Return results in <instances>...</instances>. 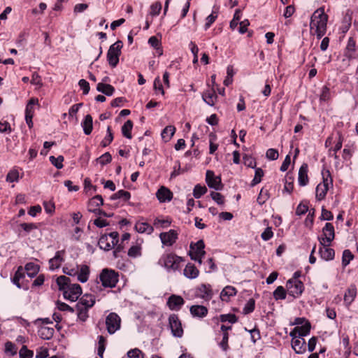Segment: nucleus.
Masks as SVG:
<instances>
[{"instance_id": "obj_10", "label": "nucleus", "mask_w": 358, "mask_h": 358, "mask_svg": "<svg viewBox=\"0 0 358 358\" xmlns=\"http://www.w3.org/2000/svg\"><path fill=\"white\" fill-rule=\"evenodd\" d=\"M121 319L115 313H109L106 318V325L108 332L113 334L120 328Z\"/></svg>"}, {"instance_id": "obj_55", "label": "nucleus", "mask_w": 358, "mask_h": 358, "mask_svg": "<svg viewBox=\"0 0 358 358\" xmlns=\"http://www.w3.org/2000/svg\"><path fill=\"white\" fill-rule=\"evenodd\" d=\"M264 176V171L261 168H257L255 169V174L253 180L251 182V186H255L259 183L262 180V177Z\"/></svg>"}, {"instance_id": "obj_39", "label": "nucleus", "mask_w": 358, "mask_h": 358, "mask_svg": "<svg viewBox=\"0 0 358 358\" xmlns=\"http://www.w3.org/2000/svg\"><path fill=\"white\" fill-rule=\"evenodd\" d=\"M56 282L59 290H62L63 292L71 285L69 278L65 275L59 276L56 280Z\"/></svg>"}, {"instance_id": "obj_15", "label": "nucleus", "mask_w": 358, "mask_h": 358, "mask_svg": "<svg viewBox=\"0 0 358 358\" xmlns=\"http://www.w3.org/2000/svg\"><path fill=\"white\" fill-rule=\"evenodd\" d=\"M65 251L59 250L55 255L49 260V268L52 271L60 267L62 263L64 261Z\"/></svg>"}, {"instance_id": "obj_62", "label": "nucleus", "mask_w": 358, "mask_h": 358, "mask_svg": "<svg viewBox=\"0 0 358 358\" xmlns=\"http://www.w3.org/2000/svg\"><path fill=\"white\" fill-rule=\"evenodd\" d=\"M320 99L323 101H327L331 99L330 90L327 86L325 85L322 88Z\"/></svg>"}, {"instance_id": "obj_27", "label": "nucleus", "mask_w": 358, "mask_h": 358, "mask_svg": "<svg viewBox=\"0 0 358 358\" xmlns=\"http://www.w3.org/2000/svg\"><path fill=\"white\" fill-rule=\"evenodd\" d=\"M189 310L193 317L202 318L206 317L208 314L207 308L201 305L192 306Z\"/></svg>"}, {"instance_id": "obj_52", "label": "nucleus", "mask_w": 358, "mask_h": 358, "mask_svg": "<svg viewBox=\"0 0 358 358\" xmlns=\"http://www.w3.org/2000/svg\"><path fill=\"white\" fill-rule=\"evenodd\" d=\"M217 18V13L216 11H213L210 15H209L206 18V23L204 24L205 30H207L210 27V26L214 23V22Z\"/></svg>"}, {"instance_id": "obj_5", "label": "nucleus", "mask_w": 358, "mask_h": 358, "mask_svg": "<svg viewBox=\"0 0 358 358\" xmlns=\"http://www.w3.org/2000/svg\"><path fill=\"white\" fill-rule=\"evenodd\" d=\"M122 48V42L117 41L111 45L107 52V60L109 65L114 68L119 62V57L121 55V49Z\"/></svg>"}, {"instance_id": "obj_9", "label": "nucleus", "mask_w": 358, "mask_h": 358, "mask_svg": "<svg viewBox=\"0 0 358 358\" xmlns=\"http://www.w3.org/2000/svg\"><path fill=\"white\" fill-rule=\"evenodd\" d=\"M334 227L331 223L327 222L322 229V236L319 237L318 240L322 246H329L334 239Z\"/></svg>"}, {"instance_id": "obj_31", "label": "nucleus", "mask_w": 358, "mask_h": 358, "mask_svg": "<svg viewBox=\"0 0 358 358\" xmlns=\"http://www.w3.org/2000/svg\"><path fill=\"white\" fill-rule=\"evenodd\" d=\"M96 90L106 96H112L115 92V88L110 84L99 83L97 84Z\"/></svg>"}, {"instance_id": "obj_43", "label": "nucleus", "mask_w": 358, "mask_h": 358, "mask_svg": "<svg viewBox=\"0 0 358 358\" xmlns=\"http://www.w3.org/2000/svg\"><path fill=\"white\" fill-rule=\"evenodd\" d=\"M131 197L130 192L121 189L117 192L116 193L113 194L110 196L111 200H115L117 199H122L124 201H128Z\"/></svg>"}, {"instance_id": "obj_38", "label": "nucleus", "mask_w": 358, "mask_h": 358, "mask_svg": "<svg viewBox=\"0 0 358 358\" xmlns=\"http://www.w3.org/2000/svg\"><path fill=\"white\" fill-rule=\"evenodd\" d=\"M24 268L27 271V275L31 278H33L35 275H36V274L39 271V266L33 262L27 263L25 265Z\"/></svg>"}, {"instance_id": "obj_1", "label": "nucleus", "mask_w": 358, "mask_h": 358, "mask_svg": "<svg viewBox=\"0 0 358 358\" xmlns=\"http://www.w3.org/2000/svg\"><path fill=\"white\" fill-rule=\"evenodd\" d=\"M329 17L324 12V7L317 8L312 14L310 22V33L315 35L317 39L322 38L327 29Z\"/></svg>"}, {"instance_id": "obj_12", "label": "nucleus", "mask_w": 358, "mask_h": 358, "mask_svg": "<svg viewBox=\"0 0 358 358\" xmlns=\"http://www.w3.org/2000/svg\"><path fill=\"white\" fill-rule=\"evenodd\" d=\"M82 294V288L78 284H71L63 292V296L66 299L76 301Z\"/></svg>"}, {"instance_id": "obj_18", "label": "nucleus", "mask_w": 358, "mask_h": 358, "mask_svg": "<svg viewBox=\"0 0 358 358\" xmlns=\"http://www.w3.org/2000/svg\"><path fill=\"white\" fill-rule=\"evenodd\" d=\"M156 196L161 203H164L172 199L173 193L167 187L162 186L157 190Z\"/></svg>"}, {"instance_id": "obj_7", "label": "nucleus", "mask_w": 358, "mask_h": 358, "mask_svg": "<svg viewBox=\"0 0 358 358\" xmlns=\"http://www.w3.org/2000/svg\"><path fill=\"white\" fill-rule=\"evenodd\" d=\"M182 258L172 253L165 255L159 259V264L164 265L167 269L176 271L180 267Z\"/></svg>"}, {"instance_id": "obj_44", "label": "nucleus", "mask_w": 358, "mask_h": 358, "mask_svg": "<svg viewBox=\"0 0 358 358\" xmlns=\"http://www.w3.org/2000/svg\"><path fill=\"white\" fill-rule=\"evenodd\" d=\"M24 277V273L23 272V269L22 266H19L15 275L12 279V282L14 285H15L18 288H21V285L20 284V280Z\"/></svg>"}, {"instance_id": "obj_41", "label": "nucleus", "mask_w": 358, "mask_h": 358, "mask_svg": "<svg viewBox=\"0 0 358 358\" xmlns=\"http://www.w3.org/2000/svg\"><path fill=\"white\" fill-rule=\"evenodd\" d=\"M106 339L103 336H98L97 354L101 357H103V352L106 349Z\"/></svg>"}, {"instance_id": "obj_63", "label": "nucleus", "mask_w": 358, "mask_h": 358, "mask_svg": "<svg viewBox=\"0 0 358 358\" xmlns=\"http://www.w3.org/2000/svg\"><path fill=\"white\" fill-rule=\"evenodd\" d=\"M162 10V3L156 1L150 6V15H158Z\"/></svg>"}, {"instance_id": "obj_51", "label": "nucleus", "mask_w": 358, "mask_h": 358, "mask_svg": "<svg viewBox=\"0 0 358 358\" xmlns=\"http://www.w3.org/2000/svg\"><path fill=\"white\" fill-rule=\"evenodd\" d=\"M141 255V247L138 245L131 246L128 251V256L136 258Z\"/></svg>"}, {"instance_id": "obj_13", "label": "nucleus", "mask_w": 358, "mask_h": 358, "mask_svg": "<svg viewBox=\"0 0 358 358\" xmlns=\"http://www.w3.org/2000/svg\"><path fill=\"white\" fill-rule=\"evenodd\" d=\"M178 236V234L176 230L170 229L167 232H162L159 234V238L163 245L171 246L176 243Z\"/></svg>"}, {"instance_id": "obj_3", "label": "nucleus", "mask_w": 358, "mask_h": 358, "mask_svg": "<svg viewBox=\"0 0 358 358\" xmlns=\"http://www.w3.org/2000/svg\"><path fill=\"white\" fill-rule=\"evenodd\" d=\"M119 241V234L117 231L110 232L108 234L101 236L98 245L101 250L109 251L117 244Z\"/></svg>"}, {"instance_id": "obj_25", "label": "nucleus", "mask_w": 358, "mask_h": 358, "mask_svg": "<svg viewBox=\"0 0 358 358\" xmlns=\"http://www.w3.org/2000/svg\"><path fill=\"white\" fill-rule=\"evenodd\" d=\"M90 268L87 265L83 264L78 266V273L76 274L78 280L80 282H86L90 275Z\"/></svg>"}, {"instance_id": "obj_11", "label": "nucleus", "mask_w": 358, "mask_h": 358, "mask_svg": "<svg viewBox=\"0 0 358 358\" xmlns=\"http://www.w3.org/2000/svg\"><path fill=\"white\" fill-rule=\"evenodd\" d=\"M169 323L173 336L178 338L182 337L183 329L178 316L175 314L171 315L169 317Z\"/></svg>"}, {"instance_id": "obj_54", "label": "nucleus", "mask_w": 358, "mask_h": 358, "mask_svg": "<svg viewBox=\"0 0 358 358\" xmlns=\"http://www.w3.org/2000/svg\"><path fill=\"white\" fill-rule=\"evenodd\" d=\"M50 161L57 169H61L63 167L64 157L62 155L55 157L54 156L50 157Z\"/></svg>"}, {"instance_id": "obj_28", "label": "nucleus", "mask_w": 358, "mask_h": 358, "mask_svg": "<svg viewBox=\"0 0 358 358\" xmlns=\"http://www.w3.org/2000/svg\"><path fill=\"white\" fill-rule=\"evenodd\" d=\"M329 246H322L319 249V253L322 259L326 261L332 260L335 256L334 249L328 248Z\"/></svg>"}, {"instance_id": "obj_22", "label": "nucleus", "mask_w": 358, "mask_h": 358, "mask_svg": "<svg viewBox=\"0 0 358 358\" xmlns=\"http://www.w3.org/2000/svg\"><path fill=\"white\" fill-rule=\"evenodd\" d=\"M308 166L307 164H303L299 171L298 182L299 185L305 186L308 183Z\"/></svg>"}, {"instance_id": "obj_49", "label": "nucleus", "mask_w": 358, "mask_h": 358, "mask_svg": "<svg viewBox=\"0 0 358 358\" xmlns=\"http://www.w3.org/2000/svg\"><path fill=\"white\" fill-rule=\"evenodd\" d=\"M273 297L276 301L280 299H285V289L282 286H278L273 292Z\"/></svg>"}, {"instance_id": "obj_33", "label": "nucleus", "mask_w": 358, "mask_h": 358, "mask_svg": "<svg viewBox=\"0 0 358 358\" xmlns=\"http://www.w3.org/2000/svg\"><path fill=\"white\" fill-rule=\"evenodd\" d=\"M38 104V99L37 98H31L29 100L25 108V117H34V106Z\"/></svg>"}, {"instance_id": "obj_47", "label": "nucleus", "mask_w": 358, "mask_h": 358, "mask_svg": "<svg viewBox=\"0 0 358 358\" xmlns=\"http://www.w3.org/2000/svg\"><path fill=\"white\" fill-rule=\"evenodd\" d=\"M354 258V255L350 252V250H345L343 252V256H342V265L343 267H345L348 266L350 261L352 260Z\"/></svg>"}, {"instance_id": "obj_57", "label": "nucleus", "mask_w": 358, "mask_h": 358, "mask_svg": "<svg viewBox=\"0 0 358 358\" xmlns=\"http://www.w3.org/2000/svg\"><path fill=\"white\" fill-rule=\"evenodd\" d=\"M255 301L253 299H250L247 301L246 304L245 305L243 310V313L245 315L249 314V313L253 312V310H255Z\"/></svg>"}, {"instance_id": "obj_26", "label": "nucleus", "mask_w": 358, "mask_h": 358, "mask_svg": "<svg viewBox=\"0 0 358 358\" xmlns=\"http://www.w3.org/2000/svg\"><path fill=\"white\" fill-rule=\"evenodd\" d=\"M183 273L187 278L194 279L198 277L199 271L193 264L188 263L184 269Z\"/></svg>"}, {"instance_id": "obj_34", "label": "nucleus", "mask_w": 358, "mask_h": 358, "mask_svg": "<svg viewBox=\"0 0 358 358\" xmlns=\"http://www.w3.org/2000/svg\"><path fill=\"white\" fill-rule=\"evenodd\" d=\"M176 132V127L172 125L166 126L162 131L161 136L162 139L167 142L169 141Z\"/></svg>"}, {"instance_id": "obj_24", "label": "nucleus", "mask_w": 358, "mask_h": 358, "mask_svg": "<svg viewBox=\"0 0 358 358\" xmlns=\"http://www.w3.org/2000/svg\"><path fill=\"white\" fill-rule=\"evenodd\" d=\"M196 294L202 299H210L213 295L210 285L201 284L196 289Z\"/></svg>"}, {"instance_id": "obj_21", "label": "nucleus", "mask_w": 358, "mask_h": 358, "mask_svg": "<svg viewBox=\"0 0 358 358\" xmlns=\"http://www.w3.org/2000/svg\"><path fill=\"white\" fill-rule=\"evenodd\" d=\"M292 348L296 354H303L306 350V343L303 338L292 340Z\"/></svg>"}, {"instance_id": "obj_19", "label": "nucleus", "mask_w": 358, "mask_h": 358, "mask_svg": "<svg viewBox=\"0 0 358 358\" xmlns=\"http://www.w3.org/2000/svg\"><path fill=\"white\" fill-rule=\"evenodd\" d=\"M357 296V287L355 285H350L344 294V302L346 306H349L355 300Z\"/></svg>"}, {"instance_id": "obj_45", "label": "nucleus", "mask_w": 358, "mask_h": 358, "mask_svg": "<svg viewBox=\"0 0 358 358\" xmlns=\"http://www.w3.org/2000/svg\"><path fill=\"white\" fill-rule=\"evenodd\" d=\"M148 43L152 46L154 48L156 49L157 53L159 54V55H162L163 52H162V49L161 48V43H160V41H159V39L153 36H151L149 40H148Z\"/></svg>"}, {"instance_id": "obj_61", "label": "nucleus", "mask_w": 358, "mask_h": 358, "mask_svg": "<svg viewBox=\"0 0 358 358\" xmlns=\"http://www.w3.org/2000/svg\"><path fill=\"white\" fill-rule=\"evenodd\" d=\"M20 358H31L34 356V352L27 348L26 345H23L19 352Z\"/></svg>"}, {"instance_id": "obj_59", "label": "nucleus", "mask_w": 358, "mask_h": 358, "mask_svg": "<svg viewBox=\"0 0 358 358\" xmlns=\"http://www.w3.org/2000/svg\"><path fill=\"white\" fill-rule=\"evenodd\" d=\"M351 26V17L348 15H345L343 20V24L341 27V30L343 33H345L348 31Z\"/></svg>"}, {"instance_id": "obj_2", "label": "nucleus", "mask_w": 358, "mask_h": 358, "mask_svg": "<svg viewBox=\"0 0 358 358\" xmlns=\"http://www.w3.org/2000/svg\"><path fill=\"white\" fill-rule=\"evenodd\" d=\"M322 182L317 185L316 187V199L318 201L323 200L330 187L333 186V180L329 170L323 171Z\"/></svg>"}, {"instance_id": "obj_53", "label": "nucleus", "mask_w": 358, "mask_h": 358, "mask_svg": "<svg viewBox=\"0 0 358 358\" xmlns=\"http://www.w3.org/2000/svg\"><path fill=\"white\" fill-rule=\"evenodd\" d=\"M207 192V188L205 186L196 185L193 190V195L196 199H199Z\"/></svg>"}, {"instance_id": "obj_40", "label": "nucleus", "mask_w": 358, "mask_h": 358, "mask_svg": "<svg viewBox=\"0 0 358 358\" xmlns=\"http://www.w3.org/2000/svg\"><path fill=\"white\" fill-rule=\"evenodd\" d=\"M299 331V337L303 338L310 334V323L308 321H306L304 324L302 326L296 327Z\"/></svg>"}, {"instance_id": "obj_6", "label": "nucleus", "mask_w": 358, "mask_h": 358, "mask_svg": "<svg viewBox=\"0 0 358 358\" xmlns=\"http://www.w3.org/2000/svg\"><path fill=\"white\" fill-rule=\"evenodd\" d=\"M204 248L205 244L203 240H199L196 243H192L189 252L191 259L197 262L199 264H201L202 258L206 254Z\"/></svg>"}, {"instance_id": "obj_60", "label": "nucleus", "mask_w": 358, "mask_h": 358, "mask_svg": "<svg viewBox=\"0 0 358 358\" xmlns=\"http://www.w3.org/2000/svg\"><path fill=\"white\" fill-rule=\"evenodd\" d=\"M77 315L79 320L83 322L86 321L88 318V310L87 308H82L81 307H76Z\"/></svg>"}, {"instance_id": "obj_16", "label": "nucleus", "mask_w": 358, "mask_h": 358, "mask_svg": "<svg viewBox=\"0 0 358 358\" xmlns=\"http://www.w3.org/2000/svg\"><path fill=\"white\" fill-rule=\"evenodd\" d=\"M95 303V296L92 294H85L79 300L76 307L90 309Z\"/></svg>"}, {"instance_id": "obj_8", "label": "nucleus", "mask_w": 358, "mask_h": 358, "mask_svg": "<svg viewBox=\"0 0 358 358\" xmlns=\"http://www.w3.org/2000/svg\"><path fill=\"white\" fill-rule=\"evenodd\" d=\"M286 287L288 294L294 298L301 296L304 289L303 282L296 278L288 280L286 283Z\"/></svg>"}, {"instance_id": "obj_56", "label": "nucleus", "mask_w": 358, "mask_h": 358, "mask_svg": "<svg viewBox=\"0 0 358 358\" xmlns=\"http://www.w3.org/2000/svg\"><path fill=\"white\" fill-rule=\"evenodd\" d=\"M17 348L14 343L8 341L5 343V352L8 355H15L17 353Z\"/></svg>"}, {"instance_id": "obj_30", "label": "nucleus", "mask_w": 358, "mask_h": 358, "mask_svg": "<svg viewBox=\"0 0 358 358\" xmlns=\"http://www.w3.org/2000/svg\"><path fill=\"white\" fill-rule=\"evenodd\" d=\"M81 126L83 129L84 134L90 135L93 129V119L91 115H87L83 121L81 122Z\"/></svg>"}, {"instance_id": "obj_46", "label": "nucleus", "mask_w": 358, "mask_h": 358, "mask_svg": "<svg viewBox=\"0 0 358 358\" xmlns=\"http://www.w3.org/2000/svg\"><path fill=\"white\" fill-rule=\"evenodd\" d=\"M78 264L75 266L65 265L63 267V272L68 275L76 276L78 273Z\"/></svg>"}, {"instance_id": "obj_32", "label": "nucleus", "mask_w": 358, "mask_h": 358, "mask_svg": "<svg viewBox=\"0 0 358 358\" xmlns=\"http://www.w3.org/2000/svg\"><path fill=\"white\" fill-rule=\"evenodd\" d=\"M55 333V330L53 328L42 327L38 330L39 336L44 340H50L52 338Z\"/></svg>"}, {"instance_id": "obj_4", "label": "nucleus", "mask_w": 358, "mask_h": 358, "mask_svg": "<svg viewBox=\"0 0 358 358\" xmlns=\"http://www.w3.org/2000/svg\"><path fill=\"white\" fill-rule=\"evenodd\" d=\"M101 284L105 287H115L119 280V275L113 270L104 268L99 275Z\"/></svg>"}, {"instance_id": "obj_20", "label": "nucleus", "mask_w": 358, "mask_h": 358, "mask_svg": "<svg viewBox=\"0 0 358 358\" xmlns=\"http://www.w3.org/2000/svg\"><path fill=\"white\" fill-rule=\"evenodd\" d=\"M203 100L209 106H213L217 101V96L213 88L208 89L202 94Z\"/></svg>"}, {"instance_id": "obj_35", "label": "nucleus", "mask_w": 358, "mask_h": 358, "mask_svg": "<svg viewBox=\"0 0 358 358\" xmlns=\"http://www.w3.org/2000/svg\"><path fill=\"white\" fill-rule=\"evenodd\" d=\"M133 128V122L130 120H128L122 127V135L127 138L131 139L132 138L131 136V130Z\"/></svg>"}, {"instance_id": "obj_37", "label": "nucleus", "mask_w": 358, "mask_h": 358, "mask_svg": "<svg viewBox=\"0 0 358 358\" xmlns=\"http://www.w3.org/2000/svg\"><path fill=\"white\" fill-rule=\"evenodd\" d=\"M213 320L217 322L220 320L222 322H228L231 324H234L237 322V317L236 315L234 314H222L220 315V318L214 317Z\"/></svg>"}, {"instance_id": "obj_64", "label": "nucleus", "mask_w": 358, "mask_h": 358, "mask_svg": "<svg viewBox=\"0 0 358 358\" xmlns=\"http://www.w3.org/2000/svg\"><path fill=\"white\" fill-rule=\"evenodd\" d=\"M127 355L129 358H143L142 352L138 348L130 350Z\"/></svg>"}, {"instance_id": "obj_36", "label": "nucleus", "mask_w": 358, "mask_h": 358, "mask_svg": "<svg viewBox=\"0 0 358 358\" xmlns=\"http://www.w3.org/2000/svg\"><path fill=\"white\" fill-rule=\"evenodd\" d=\"M236 290L232 286H227L225 287L220 294V297L222 301H227L229 296H232L236 295Z\"/></svg>"}, {"instance_id": "obj_50", "label": "nucleus", "mask_w": 358, "mask_h": 358, "mask_svg": "<svg viewBox=\"0 0 358 358\" xmlns=\"http://www.w3.org/2000/svg\"><path fill=\"white\" fill-rule=\"evenodd\" d=\"M113 140V134L112 133L111 127L108 126L107 134L101 143L102 147L108 146Z\"/></svg>"}, {"instance_id": "obj_42", "label": "nucleus", "mask_w": 358, "mask_h": 358, "mask_svg": "<svg viewBox=\"0 0 358 358\" xmlns=\"http://www.w3.org/2000/svg\"><path fill=\"white\" fill-rule=\"evenodd\" d=\"M336 139L337 142L334 147L329 150V155H331L332 152H337L341 149L343 141V136L341 131H337Z\"/></svg>"}, {"instance_id": "obj_14", "label": "nucleus", "mask_w": 358, "mask_h": 358, "mask_svg": "<svg viewBox=\"0 0 358 358\" xmlns=\"http://www.w3.org/2000/svg\"><path fill=\"white\" fill-rule=\"evenodd\" d=\"M185 303L183 298L178 295L172 294L167 301V306L171 310H179Z\"/></svg>"}, {"instance_id": "obj_58", "label": "nucleus", "mask_w": 358, "mask_h": 358, "mask_svg": "<svg viewBox=\"0 0 358 358\" xmlns=\"http://www.w3.org/2000/svg\"><path fill=\"white\" fill-rule=\"evenodd\" d=\"M19 172L17 169L10 170L6 176V181L13 182L18 181Z\"/></svg>"}, {"instance_id": "obj_17", "label": "nucleus", "mask_w": 358, "mask_h": 358, "mask_svg": "<svg viewBox=\"0 0 358 358\" xmlns=\"http://www.w3.org/2000/svg\"><path fill=\"white\" fill-rule=\"evenodd\" d=\"M103 204V199L101 195H96L90 199L87 204V209L90 212L96 213L99 207Z\"/></svg>"}, {"instance_id": "obj_48", "label": "nucleus", "mask_w": 358, "mask_h": 358, "mask_svg": "<svg viewBox=\"0 0 358 358\" xmlns=\"http://www.w3.org/2000/svg\"><path fill=\"white\" fill-rule=\"evenodd\" d=\"M171 221L166 220H161L159 218H155L153 221V226L157 229L166 228L171 225Z\"/></svg>"}, {"instance_id": "obj_23", "label": "nucleus", "mask_w": 358, "mask_h": 358, "mask_svg": "<svg viewBox=\"0 0 358 358\" xmlns=\"http://www.w3.org/2000/svg\"><path fill=\"white\" fill-rule=\"evenodd\" d=\"M206 182L209 187L214 188L215 189H219V185L220 184V178L215 177L214 172L212 171H207L206 175Z\"/></svg>"}, {"instance_id": "obj_29", "label": "nucleus", "mask_w": 358, "mask_h": 358, "mask_svg": "<svg viewBox=\"0 0 358 358\" xmlns=\"http://www.w3.org/2000/svg\"><path fill=\"white\" fill-rule=\"evenodd\" d=\"M135 229L141 234H151L154 231V227L147 222H137L135 224Z\"/></svg>"}]
</instances>
